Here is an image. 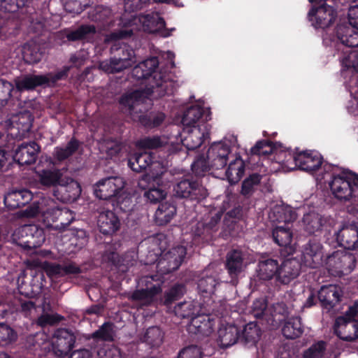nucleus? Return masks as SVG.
I'll return each mask as SVG.
<instances>
[{
	"instance_id": "obj_1",
	"label": "nucleus",
	"mask_w": 358,
	"mask_h": 358,
	"mask_svg": "<svg viewBox=\"0 0 358 358\" xmlns=\"http://www.w3.org/2000/svg\"><path fill=\"white\" fill-rule=\"evenodd\" d=\"M158 66V58L152 57L141 62L133 68L132 77L137 80H141L145 87L125 93L120 97V104L127 108L130 113H141L142 109L138 107L148 99H157L173 93V84L169 74L162 71H157Z\"/></svg>"
},
{
	"instance_id": "obj_47",
	"label": "nucleus",
	"mask_w": 358,
	"mask_h": 358,
	"mask_svg": "<svg viewBox=\"0 0 358 358\" xmlns=\"http://www.w3.org/2000/svg\"><path fill=\"white\" fill-rule=\"evenodd\" d=\"M96 33V27L94 25H81L76 29L69 31L66 34L69 41H88Z\"/></svg>"
},
{
	"instance_id": "obj_16",
	"label": "nucleus",
	"mask_w": 358,
	"mask_h": 358,
	"mask_svg": "<svg viewBox=\"0 0 358 358\" xmlns=\"http://www.w3.org/2000/svg\"><path fill=\"white\" fill-rule=\"evenodd\" d=\"M301 263L306 267L316 268L324 264L322 245L315 238L310 239L301 250Z\"/></svg>"
},
{
	"instance_id": "obj_54",
	"label": "nucleus",
	"mask_w": 358,
	"mask_h": 358,
	"mask_svg": "<svg viewBox=\"0 0 358 358\" xmlns=\"http://www.w3.org/2000/svg\"><path fill=\"white\" fill-rule=\"evenodd\" d=\"M192 171L196 177H203L209 171L213 170V168L210 166L208 160L203 155H199L192 166Z\"/></svg>"
},
{
	"instance_id": "obj_26",
	"label": "nucleus",
	"mask_w": 358,
	"mask_h": 358,
	"mask_svg": "<svg viewBox=\"0 0 358 358\" xmlns=\"http://www.w3.org/2000/svg\"><path fill=\"white\" fill-rule=\"evenodd\" d=\"M97 225L101 234L112 235L120 229L121 222L114 210L103 208L99 212Z\"/></svg>"
},
{
	"instance_id": "obj_48",
	"label": "nucleus",
	"mask_w": 358,
	"mask_h": 358,
	"mask_svg": "<svg viewBox=\"0 0 358 358\" xmlns=\"http://www.w3.org/2000/svg\"><path fill=\"white\" fill-rule=\"evenodd\" d=\"M219 284L213 275H203L198 281L197 288L203 298H209L214 294L216 286Z\"/></svg>"
},
{
	"instance_id": "obj_44",
	"label": "nucleus",
	"mask_w": 358,
	"mask_h": 358,
	"mask_svg": "<svg viewBox=\"0 0 358 358\" xmlns=\"http://www.w3.org/2000/svg\"><path fill=\"white\" fill-rule=\"evenodd\" d=\"M291 226L277 225L272 231L273 241L280 247H287L292 241L293 233Z\"/></svg>"
},
{
	"instance_id": "obj_27",
	"label": "nucleus",
	"mask_w": 358,
	"mask_h": 358,
	"mask_svg": "<svg viewBox=\"0 0 358 358\" xmlns=\"http://www.w3.org/2000/svg\"><path fill=\"white\" fill-rule=\"evenodd\" d=\"M279 271L278 260L268 258L259 260L256 268L255 280L266 282L277 278Z\"/></svg>"
},
{
	"instance_id": "obj_3",
	"label": "nucleus",
	"mask_w": 358,
	"mask_h": 358,
	"mask_svg": "<svg viewBox=\"0 0 358 358\" xmlns=\"http://www.w3.org/2000/svg\"><path fill=\"white\" fill-rule=\"evenodd\" d=\"M315 3L308 13V20L315 29H324L332 25L338 10L348 6L350 0H308Z\"/></svg>"
},
{
	"instance_id": "obj_57",
	"label": "nucleus",
	"mask_w": 358,
	"mask_h": 358,
	"mask_svg": "<svg viewBox=\"0 0 358 358\" xmlns=\"http://www.w3.org/2000/svg\"><path fill=\"white\" fill-rule=\"evenodd\" d=\"M17 338V332L5 322H0V345H7Z\"/></svg>"
},
{
	"instance_id": "obj_52",
	"label": "nucleus",
	"mask_w": 358,
	"mask_h": 358,
	"mask_svg": "<svg viewBox=\"0 0 358 358\" xmlns=\"http://www.w3.org/2000/svg\"><path fill=\"white\" fill-rule=\"evenodd\" d=\"M244 215L243 206L238 205L227 211L223 220L224 225L229 229H234L235 224L243 219Z\"/></svg>"
},
{
	"instance_id": "obj_2",
	"label": "nucleus",
	"mask_w": 358,
	"mask_h": 358,
	"mask_svg": "<svg viewBox=\"0 0 358 358\" xmlns=\"http://www.w3.org/2000/svg\"><path fill=\"white\" fill-rule=\"evenodd\" d=\"M331 164H324L325 171H331L329 187L334 196L341 202H349L347 212L358 217V174L349 169L337 172Z\"/></svg>"
},
{
	"instance_id": "obj_4",
	"label": "nucleus",
	"mask_w": 358,
	"mask_h": 358,
	"mask_svg": "<svg viewBox=\"0 0 358 358\" xmlns=\"http://www.w3.org/2000/svg\"><path fill=\"white\" fill-rule=\"evenodd\" d=\"M69 70V66H64L62 69L57 72L39 75L33 73L22 75L14 79L16 90L22 92L33 91L38 87H54L58 81L67 78Z\"/></svg>"
},
{
	"instance_id": "obj_60",
	"label": "nucleus",
	"mask_w": 358,
	"mask_h": 358,
	"mask_svg": "<svg viewBox=\"0 0 358 358\" xmlns=\"http://www.w3.org/2000/svg\"><path fill=\"white\" fill-rule=\"evenodd\" d=\"M88 6V0H65L64 10L69 13L80 14Z\"/></svg>"
},
{
	"instance_id": "obj_58",
	"label": "nucleus",
	"mask_w": 358,
	"mask_h": 358,
	"mask_svg": "<svg viewBox=\"0 0 358 358\" xmlns=\"http://www.w3.org/2000/svg\"><path fill=\"white\" fill-rule=\"evenodd\" d=\"M274 149L273 143L268 140H261L251 148L250 153L253 155H268Z\"/></svg>"
},
{
	"instance_id": "obj_37",
	"label": "nucleus",
	"mask_w": 358,
	"mask_h": 358,
	"mask_svg": "<svg viewBox=\"0 0 358 358\" xmlns=\"http://www.w3.org/2000/svg\"><path fill=\"white\" fill-rule=\"evenodd\" d=\"M164 338V331L158 326H152L145 329L140 339L150 348H157L162 344Z\"/></svg>"
},
{
	"instance_id": "obj_55",
	"label": "nucleus",
	"mask_w": 358,
	"mask_h": 358,
	"mask_svg": "<svg viewBox=\"0 0 358 358\" xmlns=\"http://www.w3.org/2000/svg\"><path fill=\"white\" fill-rule=\"evenodd\" d=\"M113 324L110 322H104L96 331L92 334V338L103 341H113Z\"/></svg>"
},
{
	"instance_id": "obj_20",
	"label": "nucleus",
	"mask_w": 358,
	"mask_h": 358,
	"mask_svg": "<svg viewBox=\"0 0 358 358\" xmlns=\"http://www.w3.org/2000/svg\"><path fill=\"white\" fill-rule=\"evenodd\" d=\"M230 152V146L222 142L214 143L209 147L206 158L213 170H220L227 166Z\"/></svg>"
},
{
	"instance_id": "obj_30",
	"label": "nucleus",
	"mask_w": 358,
	"mask_h": 358,
	"mask_svg": "<svg viewBox=\"0 0 358 358\" xmlns=\"http://www.w3.org/2000/svg\"><path fill=\"white\" fill-rule=\"evenodd\" d=\"M43 266L50 276L64 277L82 273L80 266L73 262H65L63 264L45 262Z\"/></svg>"
},
{
	"instance_id": "obj_18",
	"label": "nucleus",
	"mask_w": 358,
	"mask_h": 358,
	"mask_svg": "<svg viewBox=\"0 0 358 358\" xmlns=\"http://www.w3.org/2000/svg\"><path fill=\"white\" fill-rule=\"evenodd\" d=\"M161 177L153 180L149 174L142 176L138 182L139 188L144 189V197L152 203H160L166 196V192L159 185Z\"/></svg>"
},
{
	"instance_id": "obj_11",
	"label": "nucleus",
	"mask_w": 358,
	"mask_h": 358,
	"mask_svg": "<svg viewBox=\"0 0 358 358\" xmlns=\"http://www.w3.org/2000/svg\"><path fill=\"white\" fill-rule=\"evenodd\" d=\"M113 56L109 62L101 66L108 73H115L130 68L135 62L134 51L129 45H122L119 47L113 46L111 48Z\"/></svg>"
},
{
	"instance_id": "obj_13",
	"label": "nucleus",
	"mask_w": 358,
	"mask_h": 358,
	"mask_svg": "<svg viewBox=\"0 0 358 358\" xmlns=\"http://www.w3.org/2000/svg\"><path fill=\"white\" fill-rule=\"evenodd\" d=\"M64 211L58 208L53 200L43 198L41 201H34L24 210L27 217H34L41 215L44 219L50 222H55L63 215ZM66 214L67 211H64Z\"/></svg>"
},
{
	"instance_id": "obj_24",
	"label": "nucleus",
	"mask_w": 358,
	"mask_h": 358,
	"mask_svg": "<svg viewBox=\"0 0 358 358\" xmlns=\"http://www.w3.org/2000/svg\"><path fill=\"white\" fill-rule=\"evenodd\" d=\"M41 151V146L35 141L22 143L15 151L13 159L20 166L34 164Z\"/></svg>"
},
{
	"instance_id": "obj_19",
	"label": "nucleus",
	"mask_w": 358,
	"mask_h": 358,
	"mask_svg": "<svg viewBox=\"0 0 358 358\" xmlns=\"http://www.w3.org/2000/svg\"><path fill=\"white\" fill-rule=\"evenodd\" d=\"M293 161L299 169L313 173L322 166L323 157L317 152L305 150L296 152L293 155Z\"/></svg>"
},
{
	"instance_id": "obj_12",
	"label": "nucleus",
	"mask_w": 358,
	"mask_h": 358,
	"mask_svg": "<svg viewBox=\"0 0 358 358\" xmlns=\"http://www.w3.org/2000/svg\"><path fill=\"white\" fill-rule=\"evenodd\" d=\"M203 115V110L199 106H192L187 109L182 117V122L184 125L189 127H194L193 130L189 136L186 138V141L192 140V145L187 144L189 150H194L199 148L204 142V134H200V129H196L199 125L197 124L198 122Z\"/></svg>"
},
{
	"instance_id": "obj_14",
	"label": "nucleus",
	"mask_w": 358,
	"mask_h": 358,
	"mask_svg": "<svg viewBox=\"0 0 358 358\" xmlns=\"http://www.w3.org/2000/svg\"><path fill=\"white\" fill-rule=\"evenodd\" d=\"M76 341V336L71 330L57 329L54 333L52 343L54 355L60 358L68 356L74 348Z\"/></svg>"
},
{
	"instance_id": "obj_34",
	"label": "nucleus",
	"mask_w": 358,
	"mask_h": 358,
	"mask_svg": "<svg viewBox=\"0 0 358 358\" xmlns=\"http://www.w3.org/2000/svg\"><path fill=\"white\" fill-rule=\"evenodd\" d=\"M273 221L283 226L292 227V222L296 219L295 210L289 206L277 205L271 210Z\"/></svg>"
},
{
	"instance_id": "obj_40",
	"label": "nucleus",
	"mask_w": 358,
	"mask_h": 358,
	"mask_svg": "<svg viewBox=\"0 0 358 358\" xmlns=\"http://www.w3.org/2000/svg\"><path fill=\"white\" fill-rule=\"evenodd\" d=\"M325 222V219L321 215L315 212H310L303 215V229L308 234H315L322 230Z\"/></svg>"
},
{
	"instance_id": "obj_9",
	"label": "nucleus",
	"mask_w": 358,
	"mask_h": 358,
	"mask_svg": "<svg viewBox=\"0 0 358 358\" xmlns=\"http://www.w3.org/2000/svg\"><path fill=\"white\" fill-rule=\"evenodd\" d=\"M187 254L186 248L182 245L173 247L169 251L162 253L159 257L157 255L150 262L146 261L145 264H151L157 262V271L161 275L169 274L177 270L181 265Z\"/></svg>"
},
{
	"instance_id": "obj_53",
	"label": "nucleus",
	"mask_w": 358,
	"mask_h": 358,
	"mask_svg": "<svg viewBox=\"0 0 358 358\" xmlns=\"http://www.w3.org/2000/svg\"><path fill=\"white\" fill-rule=\"evenodd\" d=\"M327 350V343L319 341L304 350L301 358H324Z\"/></svg>"
},
{
	"instance_id": "obj_33",
	"label": "nucleus",
	"mask_w": 358,
	"mask_h": 358,
	"mask_svg": "<svg viewBox=\"0 0 358 358\" xmlns=\"http://www.w3.org/2000/svg\"><path fill=\"white\" fill-rule=\"evenodd\" d=\"M177 208L173 203L165 201L160 203L155 213L154 220L158 226H165L176 215Z\"/></svg>"
},
{
	"instance_id": "obj_62",
	"label": "nucleus",
	"mask_w": 358,
	"mask_h": 358,
	"mask_svg": "<svg viewBox=\"0 0 358 358\" xmlns=\"http://www.w3.org/2000/svg\"><path fill=\"white\" fill-rule=\"evenodd\" d=\"M14 85L5 80L0 79V106L7 104L12 96Z\"/></svg>"
},
{
	"instance_id": "obj_59",
	"label": "nucleus",
	"mask_w": 358,
	"mask_h": 358,
	"mask_svg": "<svg viewBox=\"0 0 358 358\" xmlns=\"http://www.w3.org/2000/svg\"><path fill=\"white\" fill-rule=\"evenodd\" d=\"M164 142L158 136H145L138 142V146L141 149L152 150L162 148Z\"/></svg>"
},
{
	"instance_id": "obj_38",
	"label": "nucleus",
	"mask_w": 358,
	"mask_h": 358,
	"mask_svg": "<svg viewBox=\"0 0 358 358\" xmlns=\"http://www.w3.org/2000/svg\"><path fill=\"white\" fill-rule=\"evenodd\" d=\"M43 51L41 46L34 41H28L22 46V57L26 64L38 63L43 57Z\"/></svg>"
},
{
	"instance_id": "obj_25",
	"label": "nucleus",
	"mask_w": 358,
	"mask_h": 358,
	"mask_svg": "<svg viewBox=\"0 0 358 358\" xmlns=\"http://www.w3.org/2000/svg\"><path fill=\"white\" fill-rule=\"evenodd\" d=\"M338 244L347 250L358 248V222H352L343 224L336 233Z\"/></svg>"
},
{
	"instance_id": "obj_41",
	"label": "nucleus",
	"mask_w": 358,
	"mask_h": 358,
	"mask_svg": "<svg viewBox=\"0 0 358 358\" xmlns=\"http://www.w3.org/2000/svg\"><path fill=\"white\" fill-rule=\"evenodd\" d=\"M162 291L161 285L157 283L151 285L146 288L136 289L133 292L131 299L134 301H143L144 303H150L155 296Z\"/></svg>"
},
{
	"instance_id": "obj_46",
	"label": "nucleus",
	"mask_w": 358,
	"mask_h": 358,
	"mask_svg": "<svg viewBox=\"0 0 358 358\" xmlns=\"http://www.w3.org/2000/svg\"><path fill=\"white\" fill-rule=\"evenodd\" d=\"M216 231L203 223H198L193 234L194 243H209L215 238Z\"/></svg>"
},
{
	"instance_id": "obj_50",
	"label": "nucleus",
	"mask_w": 358,
	"mask_h": 358,
	"mask_svg": "<svg viewBox=\"0 0 358 358\" xmlns=\"http://www.w3.org/2000/svg\"><path fill=\"white\" fill-rule=\"evenodd\" d=\"M190 329H194L195 334L207 335L210 333L212 329L211 322L208 315L196 314L191 319Z\"/></svg>"
},
{
	"instance_id": "obj_22",
	"label": "nucleus",
	"mask_w": 358,
	"mask_h": 358,
	"mask_svg": "<svg viewBox=\"0 0 358 358\" xmlns=\"http://www.w3.org/2000/svg\"><path fill=\"white\" fill-rule=\"evenodd\" d=\"M81 194L80 184L71 178H64V182H59L54 189V195L58 200L64 203L76 201Z\"/></svg>"
},
{
	"instance_id": "obj_6",
	"label": "nucleus",
	"mask_w": 358,
	"mask_h": 358,
	"mask_svg": "<svg viewBox=\"0 0 358 358\" xmlns=\"http://www.w3.org/2000/svg\"><path fill=\"white\" fill-rule=\"evenodd\" d=\"M173 196L178 199L201 201L208 196V190L201 180L194 176L182 178L173 186Z\"/></svg>"
},
{
	"instance_id": "obj_61",
	"label": "nucleus",
	"mask_w": 358,
	"mask_h": 358,
	"mask_svg": "<svg viewBox=\"0 0 358 358\" xmlns=\"http://www.w3.org/2000/svg\"><path fill=\"white\" fill-rule=\"evenodd\" d=\"M63 320L64 317L57 313H43L37 318L36 324L41 327H45L57 324Z\"/></svg>"
},
{
	"instance_id": "obj_5",
	"label": "nucleus",
	"mask_w": 358,
	"mask_h": 358,
	"mask_svg": "<svg viewBox=\"0 0 358 358\" xmlns=\"http://www.w3.org/2000/svg\"><path fill=\"white\" fill-rule=\"evenodd\" d=\"M334 334L341 340L353 342L358 339V302L350 306L343 315L336 318Z\"/></svg>"
},
{
	"instance_id": "obj_17",
	"label": "nucleus",
	"mask_w": 358,
	"mask_h": 358,
	"mask_svg": "<svg viewBox=\"0 0 358 358\" xmlns=\"http://www.w3.org/2000/svg\"><path fill=\"white\" fill-rule=\"evenodd\" d=\"M124 187L122 178L107 177L99 180L94 185V194L96 198L108 200L115 196Z\"/></svg>"
},
{
	"instance_id": "obj_63",
	"label": "nucleus",
	"mask_w": 358,
	"mask_h": 358,
	"mask_svg": "<svg viewBox=\"0 0 358 358\" xmlns=\"http://www.w3.org/2000/svg\"><path fill=\"white\" fill-rule=\"evenodd\" d=\"M165 119V115L162 113L153 115H141L140 121L142 124L148 128H155L160 126Z\"/></svg>"
},
{
	"instance_id": "obj_23",
	"label": "nucleus",
	"mask_w": 358,
	"mask_h": 358,
	"mask_svg": "<svg viewBox=\"0 0 358 358\" xmlns=\"http://www.w3.org/2000/svg\"><path fill=\"white\" fill-rule=\"evenodd\" d=\"M139 21L149 32L159 33L164 38L170 36L175 30V28L169 29L166 27L164 19L157 12L141 15Z\"/></svg>"
},
{
	"instance_id": "obj_39",
	"label": "nucleus",
	"mask_w": 358,
	"mask_h": 358,
	"mask_svg": "<svg viewBox=\"0 0 358 358\" xmlns=\"http://www.w3.org/2000/svg\"><path fill=\"white\" fill-rule=\"evenodd\" d=\"M186 285L183 283H176L166 290L161 299L162 305L170 308L173 303L180 299L186 293Z\"/></svg>"
},
{
	"instance_id": "obj_31",
	"label": "nucleus",
	"mask_w": 358,
	"mask_h": 358,
	"mask_svg": "<svg viewBox=\"0 0 358 358\" xmlns=\"http://www.w3.org/2000/svg\"><path fill=\"white\" fill-rule=\"evenodd\" d=\"M217 342L221 348H227L238 342L239 329L234 324L222 326L217 331Z\"/></svg>"
},
{
	"instance_id": "obj_36",
	"label": "nucleus",
	"mask_w": 358,
	"mask_h": 358,
	"mask_svg": "<svg viewBox=\"0 0 358 358\" xmlns=\"http://www.w3.org/2000/svg\"><path fill=\"white\" fill-rule=\"evenodd\" d=\"M40 185L45 187L55 189L59 182H64L63 173L59 169H43L36 173Z\"/></svg>"
},
{
	"instance_id": "obj_43",
	"label": "nucleus",
	"mask_w": 358,
	"mask_h": 358,
	"mask_svg": "<svg viewBox=\"0 0 358 358\" xmlns=\"http://www.w3.org/2000/svg\"><path fill=\"white\" fill-rule=\"evenodd\" d=\"M245 165L241 157H236L230 162L226 170V176L230 184H236L244 175Z\"/></svg>"
},
{
	"instance_id": "obj_21",
	"label": "nucleus",
	"mask_w": 358,
	"mask_h": 358,
	"mask_svg": "<svg viewBox=\"0 0 358 358\" xmlns=\"http://www.w3.org/2000/svg\"><path fill=\"white\" fill-rule=\"evenodd\" d=\"M302 264L296 258L285 259L280 265L279 264V271L278 277L275 278V285L280 287L289 284L299 275Z\"/></svg>"
},
{
	"instance_id": "obj_51",
	"label": "nucleus",
	"mask_w": 358,
	"mask_h": 358,
	"mask_svg": "<svg viewBox=\"0 0 358 358\" xmlns=\"http://www.w3.org/2000/svg\"><path fill=\"white\" fill-rule=\"evenodd\" d=\"M173 312L178 317L191 319L198 313L197 306L192 301H183L174 307Z\"/></svg>"
},
{
	"instance_id": "obj_64",
	"label": "nucleus",
	"mask_w": 358,
	"mask_h": 358,
	"mask_svg": "<svg viewBox=\"0 0 358 358\" xmlns=\"http://www.w3.org/2000/svg\"><path fill=\"white\" fill-rule=\"evenodd\" d=\"M203 352L197 345H192L182 349L178 358H202Z\"/></svg>"
},
{
	"instance_id": "obj_28",
	"label": "nucleus",
	"mask_w": 358,
	"mask_h": 358,
	"mask_svg": "<svg viewBox=\"0 0 358 358\" xmlns=\"http://www.w3.org/2000/svg\"><path fill=\"white\" fill-rule=\"evenodd\" d=\"M33 199V194L27 189H12L3 199L5 206L10 210L25 206Z\"/></svg>"
},
{
	"instance_id": "obj_8",
	"label": "nucleus",
	"mask_w": 358,
	"mask_h": 358,
	"mask_svg": "<svg viewBox=\"0 0 358 358\" xmlns=\"http://www.w3.org/2000/svg\"><path fill=\"white\" fill-rule=\"evenodd\" d=\"M128 166L135 172H141L148 170L153 180L162 177L166 171L162 163L156 159L155 155L152 152L135 153L128 159Z\"/></svg>"
},
{
	"instance_id": "obj_15",
	"label": "nucleus",
	"mask_w": 358,
	"mask_h": 358,
	"mask_svg": "<svg viewBox=\"0 0 358 358\" xmlns=\"http://www.w3.org/2000/svg\"><path fill=\"white\" fill-rule=\"evenodd\" d=\"M342 291L336 285H323L317 292V299L323 313H333L341 301Z\"/></svg>"
},
{
	"instance_id": "obj_42",
	"label": "nucleus",
	"mask_w": 358,
	"mask_h": 358,
	"mask_svg": "<svg viewBox=\"0 0 358 358\" xmlns=\"http://www.w3.org/2000/svg\"><path fill=\"white\" fill-rule=\"evenodd\" d=\"M303 332V327L301 323V319L299 316L288 318L282 328L283 336L288 339L299 338Z\"/></svg>"
},
{
	"instance_id": "obj_35",
	"label": "nucleus",
	"mask_w": 358,
	"mask_h": 358,
	"mask_svg": "<svg viewBox=\"0 0 358 358\" xmlns=\"http://www.w3.org/2000/svg\"><path fill=\"white\" fill-rule=\"evenodd\" d=\"M261 336V330L256 323L247 324L241 334L239 331L238 342L243 345L250 348L256 345Z\"/></svg>"
},
{
	"instance_id": "obj_7",
	"label": "nucleus",
	"mask_w": 358,
	"mask_h": 358,
	"mask_svg": "<svg viewBox=\"0 0 358 358\" xmlns=\"http://www.w3.org/2000/svg\"><path fill=\"white\" fill-rule=\"evenodd\" d=\"M324 265L332 275L341 276L348 275L357 265V258L354 254L345 250H336L327 255Z\"/></svg>"
},
{
	"instance_id": "obj_29",
	"label": "nucleus",
	"mask_w": 358,
	"mask_h": 358,
	"mask_svg": "<svg viewBox=\"0 0 358 358\" xmlns=\"http://www.w3.org/2000/svg\"><path fill=\"white\" fill-rule=\"evenodd\" d=\"M225 268L231 280H237L245 268L243 252L237 249L228 252L226 257Z\"/></svg>"
},
{
	"instance_id": "obj_56",
	"label": "nucleus",
	"mask_w": 358,
	"mask_h": 358,
	"mask_svg": "<svg viewBox=\"0 0 358 358\" xmlns=\"http://www.w3.org/2000/svg\"><path fill=\"white\" fill-rule=\"evenodd\" d=\"M26 278L29 280L31 283V293L33 294L34 298L36 297L41 294L42 287L43 286V281H45V277L41 272H33L31 271L29 275L26 274Z\"/></svg>"
},
{
	"instance_id": "obj_10",
	"label": "nucleus",
	"mask_w": 358,
	"mask_h": 358,
	"mask_svg": "<svg viewBox=\"0 0 358 358\" xmlns=\"http://www.w3.org/2000/svg\"><path fill=\"white\" fill-rule=\"evenodd\" d=\"M15 243L25 250L40 247L45 241L43 229L36 224H25L16 229L13 235Z\"/></svg>"
},
{
	"instance_id": "obj_49",
	"label": "nucleus",
	"mask_w": 358,
	"mask_h": 358,
	"mask_svg": "<svg viewBox=\"0 0 358 358\" xmlns=\"http://www.w3.org/2000/svg\"><path fill=\"white\" fill-rule=\"evenodd\" d=\"M262 178V176L257 173L249 175L242 182L241 194L246 199L250 198L256 191Z\"/></svg>"
},
{
	"instance_id": "obj_45",
	"label": "nucleus",
	"mask_w": 358,
	"mask_h": 358,
	"mask_svg": "<svg viewBox=\"0 0 358 358\" xmlns=\"http://www.w3.org/2000/svg\"><path fill=\"white\" fill-rule=\"evenodd\" d=\"M81 143L75 137H72L65 147L57 146L55 148V157L63 162L74 155L79 149Z\"/></svg>"
},
{
	"instance_id": "obj_32",
	"label": "nucleus",
	"mask_w": 358,
	"mask_h": 358,
	"mask_svg": "<svg viewBox=\"0 0 358 358\" xmlns=\"http://www.w3.org/2000/svg\"><path fill=\"white\" fill-rule=\"evenodd\" d=\"M336 34L338 40L349 48L358 47V29L352 27L346 23L336 27Z\"/></svg>"
}]
</instances>
